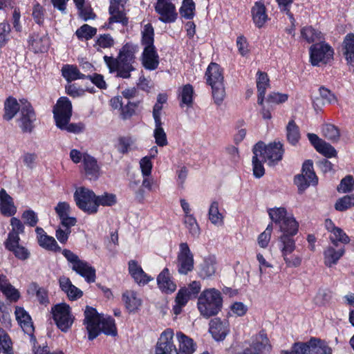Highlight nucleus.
I'll use <instances>...</instances> for the list:
<instances>
[{
    "mask_svg": "<svg viewBox=\"0 0 354 354\" xmlns=\"http://www.w3.org/2000/svg\"><path fill=\"white\" fill-rule=\"evenodd\" d=\"M84 324L88 333V339H95L100 332L107 335L115 336L117 329L115 321L109 316L100 315L97 310L89 306H86L84 310Z\"/></svg>",
    "mask_w": 354,
    "mask_h": 354,
    "instance_id": "f257e3e1",
    "label": "nucleus"
},
{
    "mask_svg": "<svg viewBox=\"0 0 354 354\" xmlns=\"http://www.w3.org/2000/svg\"><path fill=\"white\" fill-rule=\"evenodd\" d=\"M53 115L56 126L68 132L79 133L84 129L81 123H69L72 115V104L71 101L66 97H60L53 109Z\"/></svg>",
    "mask_w": 354,
    "mask_h": 354,
    "instance_id": "f03ea898",
    "label": "nucleus"
},
{
    "mask_svg": "<svg viewBox=\"0 0 354 354\" xmlns=\"http://www.w3.org/2000/svg\"><path fill=\"white\" fill-rule=\"evenodd\" d=\"M222 306L221 293L215 288L203 290L198 299V310L201 315L206 319L216 315L221 310Z\"/></svg>",
    "mask_w": 354,
    "mask_h": 354,
    "instance_id": "7ed1b4c3",
    "label": "nucleus"
},
{
    "mask_svg": "<svg viewBox=\"0 0 354 354\" xmlns=\"http://www.w3.org/2000/svg\"><path fill=\"white\" fill-rule=\"evenodd\" d=\"M62 254L67 259L73 271L84 277L88 283L95 281V270L93 267L86 261L81 260L77 254L69 250H63Z\"/></svg>",
    "mask_w": 354,
    "mask_h": 354,
    "instance_id": "20e7f679",
    "label": "nucleus"
},
{
    "mask_svg": "<svg viewBox=\"0 0 354 354\" xmlns=\"http://www.w3.org/2000/svg\"><path fill=\"white\" fill-rule=\"evenodd\" d=\"M73 198L77 207L88 214L97 213V195L85 187L77 188Z\"/></svg>",
    "mask_w": 354,
    "mask_h": 354,
    "instance_id": "39448f33",
    "label": "nucleus"
},
{
    "mask_svg": "<svg viewBox=\"0 0 354 354\" xmlns=\"http://www.w3.org/2000/svg\"><path fill=\"white\" fill-rule=\"evenodd\" d=\"M291 351L295 354H332V348L324 341L311 338L307 342H296Z\"/></svg>",
    "mask_w": 354,
    "mask_h": 354,
    "instance_id": "423d86ee",
    "label": "nucleus"
},
{
    "mask_svg": "<svg viewBox=\"0 0 354 354\" xmlns=\"http://www.w3.org/2000/svg\"><path fill=\"white\" fill-rule=\"evenodd\" d=\"M53 318L57 326L63 332H66L72 326L74 316L69 305L66 303L56 304L51 308Z\"/></svg>",
    "mask_w": 354,
    "mask_h": 354,
    "instance_id": "0eeeda50",
    "label": "nucleus"
},
{
    "mask_svg": "<svg viewBox=\"0 0 354 354\" xmlns=\"http://www.w3.org/2000/svg\"><path fill=\"white\" fill-rule=\"evenodd\" d=\"M310 61L313 66L326 64L333 59L334 50L326 42L312 45L309 49Z\"/></svg>",
    "mask_w": 354,
    "mask_h": 354,
    "instance_id": "6e6552de",
    "label": "nucleus"
},
{
    "mask_svg": "<svg viewBox=\"0 0 354 354\" xmlns=\"http://www.w3.org/2000/svg\"><path fill=\"white\" fill-rule=\"evenodd\" d=\"M259 146V158L270 166L274 165L282 159L283 150L280 142L270 143L268 145L262 142L257 143L254 146Z\"/></svg>",
    "mask_w": 354,
    "mask_h": 354,
    "instance_id": "1a4fd4ad",
    "label": "nucleus"
},
{
    "mask_svg": "<svg viewBox=\"0 0 354 354\" xmlns=\"http://www.w3.org/2000/svg\"><path fill=\"white\" fill-rule=\"evenodd\" d=\"M176 334L173 329L168 328L160 335L155 348V354H177L174 344Z\"/></svg>",
    "mask_w": 354,
    "mask_h": 354,
    "instance_id": "9d476101",
    "label": "nucleus"
},
{
    "mask_svg": "<svg viewBox=\"0 0 354 354\" xmlns=\"http://www.w3.org/2000/svg\"><path fill=\"white\" fill-rule=\"evenodd\" d=\"M176 263L180 274H187L194 269V256L187 243L180 244Z\"/></svg>",
    "mask_w": 354,
    "mask_h": 354,
    "instance_id": "9b49d317",
    "label": "nucleus"
},
{
    "mask_svg": "<svg viewBox=\"0 0 354 354\" xmlns=\"http://www.w3.org/2000/svg\"><path fill=\"white\" fill-rule=\"evenodd\" d=\"M295 183L297 185L299 192H303L310 185H315L317 183V178L313 171V162L306 160L303 164L301 174L295 178Z\"/></svg>",
    "mask_w": 354,
    "mask_h": 354,
    "instance_id": "f8f14e48",
    "label": "nucleus"
},
{
    "mask_svg": "<svg viewBox=\"0 0 354 354\" xmlns=\"http://www.w3.org/2000/svg\"><path fill=\"white\" fill-rule=\"evenodd\" d=\"M176 0H156L154 8L159 15V20L164 23L176 21L178 13L175 5Z\"/></svg>",
    "mask_w": 354,
    "mask_h": 354,
    "instance_id": "ddd939ff",
    "label": "nucleus"
},
{
    "mask_svg": "<svg viewBox=\"0 0 354 354\" xmlns=\"http://www.w3.org/2000/svg\"><path fill=\"white\" fill-rule=\"evenodd\" d=\"M103 58L110 72L116 71L117 76L122 78H129L131 77V72L135 70L132 63L107 55L104 56Z\"/></svg>",
    "mask_w": 354,
    "mask_h": 354,
    "instance_id": "4468645a",
    "label": "nucleus"
},
{
    "mask_svg": "<svg viewBox=\"0 0 354 354\" xmlns=\"http://www.w3.org/2000/svg\"><path fill=\"white\" fill-rule=\"evenodd\" d=\"M21 103V112L18 119L19 126L24 132H30L35 120V114L30 105L26 100H20Z\"/></svg>",
    "mask_w": 354,
    "mask_h": 354,
    "instance_id": "2eb2a0df",
    "label": "nucleus"
},
{
    "mask_svg": "<svg viewBox=\"0 0 354 354\" xmlns=\"http://www.w3.org/2000/svg\"><path fill=\"white\" fill-rule=\"evenodd\" d=\"M271 349L267 335L260 333L255 337L250 347L245 348L239 354H261L268 353Z\"/></svg>",
    "mask_w": 354,
    "mask_h": 354,
    "instance_id": "dca6fc26",
    "label": "nucleus"
},
{
    "mask_svg": "<svg viewBox=\"0 0 354 354\" xmlns=\"http://www.w3.org/2000/svg\"><path fill=\"white\" fill-rule=\"evenodd\" d=\"M324 225L326 230L330 233L329 239L334 245L337 246L339 242L344 244L350 242L348 236L342 228L335 226L332 220L326 219Z\"/></svg>",
    "mask_w": 354,
    "mask_h": 354,
    "instance_id": "f3484780",
    "label": "nucleus"
},
{
    "mask_svg": "<svg viewBox=\"0 0 354 354\" xmlns=\"http://www.w3.org/2000/svg\"><path fill=\"white\" fill-rule=\"evenodd\" d=\"M125 0H110L109 23L127 24V19L124 14Z\"/></svg>",
    "mask_w": 354,
    "mask_h": 354,
    "instance_id": "a211bd4d",
    "label": "nucleus"
},
{
    "mask_svg": "<svg viewBox=\"0 0 354 354\" xmlns=\"http://www.w3.org/2000/svg\"><path fill=\"white\" fill-rule=\"evenodd\" d=\"M345 254V249L344 247L333 245L327 246L324 252V263L328 268H331L337 264L339 260Z\"/></svg>",
    "mask_w": 354,
    "mask_h": 354,
    "instance_id": "6ab92c4d",
    "label": "nucleus"
},
{
    "mask_svg": "<svg viewBox=\"0 0 354 354\" xmlns=\"http://www.w3.org/2000/svg\"><path fill=\"white\" fill-rule=\"evenodd\" d=\"M157 284L159 289L166 294H171L177 288V286L173 281L169 270L167 268H165L158 275Z\"/></svg>",
    "mask_w": 354,
    "mask_h": 354,
    "instance_id": "aec40b11",
    "label": "nucleus"
},
{
    "mask_svg": "<svg viewBox=\"0 0 354 354\" xmlns=\"http://www.w3.org/2000/svg\"><path fill=\"white\" fill-rule=\"evenodd\" d=\"M38 244L42 248L49 251L59 252L61 247L59 246L54 237L48 236L43 228L37 227L35 229Z\"/></svg>",
    "mask_w": 354,
    "mask_h": 354,
    "instance_id": "412c9836",
    "label": "nucleus"
},
{
    "mask_svg": "<svg viewBox=\"0 0 354 354\" xmlns=\"http://www.w3.org/2000/svg\"><path fill=\"white\" fill-rule=\"evenodd\" d=\"M128 269L132 278L140 286H145L153 280V278L146 274L138 261L135 260L129 261Z\"/></svg>",
    "mask_w": 354,
    "mask_h": 354,
    "instance_id": "4be33fe9",
    "label": "nucleus"
},
{
    "mask_svg": "<svg viewBox=\"0 0 354 354\" xmlns=\"http://www.w3.org/2000/svg\"><path fill=\"white\" fill-rule=\"evenodd\" d=\"M20 239H6L4 245L6 250L12 252L15 257L21 260L25 261L30 256V251L24 246L19 244Z\"/></svg>",
    "mask_w": 354,
    "mask_h": 354,
    "instance_id": "5701e85b",
    "label": "nucleus"
},
{
    "mask_svg": "<svg viewBox=\"0 0 354 354\" xmlns=\"http://www.w3.org/2000/svg\"><path fill=\"white\" fill-rule=\"evenodd\" d=\"M209 330L215 340H223L230 331L229 323L227 321L223 322L219 319H212L209 323Z\"/></svg>",
    "mask_w": 354,
    "mask_h": 354,
    "instance_id": "b1692460",
    "label": "nucleus"
},
{
    "mask_svg": "<svg viewBox=\"0 0 354 354\" xmlns=\"http://www.w3.org/2000/svg\"><path fill=\"white\" fill-rule=\"evenodd\" d=\"M143 67L149 71L156 70L159 65V56L155 48H144L141 56Z\"/></svg>",
    "mask_w": 354,
    "mask_h": 354,
    "instance_id": "393cba45",
    "label": "nucleus"
},
{
    "mask_svg": "<svg viewBox=\"0 0 354 354\" xmlns=\"http://www.w3.org/2000/svg\"><path fill=\"white\" fill-rule=\"evenodd\" d=\"M13 198L4 189L0 190V212L5 216H12L17 212Z\"/></svg>",
    "mask_w": 354,
    "mask_h": 354,
    "instance_id": "a878e982",
    "label": "nucleus"
},
{
    "mask_svg": "<svg viewBox=\"0 0 354 354\" xmlns=\"http://www.w3.org/2000/svg\"><path fill=\"white\" fill-rule=\"evenodd\" d=\"M178 342L177 354H193L196 350L194 340L181 331L176 333Z\"/></svg>",
    "mask_w": 354,
    "mask_h": 354,
    "instance_id": "bb28decb",
    "label": "nucleus"
},
{
    "mask_svg": "<svg viewBox=\"0 0 354 354\" xmlns=\"http://www.w3.org/2000/svg\"><path fill=\"white\" fill-rule=\"evenodd\" d=\"M205 77L207 83L209 86L224 84L223 70L216 63L212 62L209 64L205 73Z\"/></svg>",
    "mask_w": 354,
    "mask_h": 354,
    "instance_id": "cd10ccee",
    "label": "nucleus"
},
{
    "mask_svg": "<svg viewBox=\"0 0 354 354\" xmlns=\"http://www.w3.org/2000/svg\"><path fill=\"white\" fill-rule=\"evenodd\" d=\"M59 283L62 290L66 294L68 298L71 301L77 300L83 295L82 291L74 286L68 277H60Z\"/></svg>",
    "mask_w": 354,
    "mask_h": 354,
    "instance_id": "c85d7f7f",
    "label": "nucleus"
},
{
    "mask_svg": "<svg viewBox=\"0 0 354 354\" xmlns=\"http://www.w3.org/2000/svg\"><path fill=\"white\" fill-rule=\"evenodd\" d=\"M15 314L16 319L24 333L30 335H32L34 326L29 314L21 307H16Z\"/></svg>",
    "mask_w": 354,
    "mask_h": 354,
    "instance_id": "c756f323",
    "label": "nucleus"
},
{
    "mask_svg": "<svg viewBox=\"0 0 354 354\" xmlns=\"http://www.w3.org/2000/svg\"><path fill=\"white\" fill-rule=\"evenodd\" d=\"M251 12L255 26L259 28L263 27L268 19L264 3L261 1L255 2Z\"/></svg>",
    "mask_w": 354,
    "mask_h": 354,
    "instance_id": "7c9ffc66",
    "label": "nucleus"
},
{
    "mask_svg": "<svg viewBox=\"0 0 354 354\" xmlns=\"http://www.w3.org/2000/svg\"><path fill=\"white\" fill-rule=\"evenodd\" d=\"M83 165L85 174L89 179H97L99 177L100 174V167L95 158L88 154H85Z\"/></svg>",
    "mask_w": 354,
    "mask_h": 354,
    "instance_id": "2f4dec72",
    "label": "nucleus"
},
{
    "mask_svg": "<svg viewBox=\"0 0 354 354\" xmlns=\"http://www.w3.org/2000/svg\"><path fill=\"white\" fill-rule=\"evenodd\" d=\"M216 272V259L214 256H208L204 258L199 267V275L205 279L212 277Z\"/></svg>",
    "mask_w": 354,
    "mask_h": 354,
    "instance_id": "473e14b6",
    "label": "nucleus"
},
{
    "mask_svg": "<svg viewBox=\"0 0 354 354\" xmlns=\"http://www.w3.org/2000/svg\"><path fill=\"white\" fill-rule=\"evenodd\" d=\"M279 227L280 231L283 233L282 235L292 236L298 232L299 223L292 214L279 225Z\"/></svg>",
    "mask_w": 354,
    "mask_h": 354,
    "instance_id": "72a5a7b5",
    "label": "nucleus"
},
{
    "mask_svg": "<svg viewBox=\"0 0 354 354\" xmlns=\"http://www.w3.org/2000/svg\"><path fill=\"white\" fill-rule=\"evenodd\" d=\"M122 300L124 302L127 309L129 312H135L141 306V299L138 297L136 292L128 290L122 295Z\"/></svg>",
    "mask_w": 354,
    "mask_h": 354,
    "instance_id": "f704fd0d",
    "label": "nucleus"
},
{
    "mask_svg": "<svg viewBox=\"0 0 354 354\" xmlns=\"http://www.w3.org/2000/svg\"><path fill=\"white\" fill-rule=\"evenodd\" d=\"M192 297L187 293V290L180 288L175 297V304L173 306V312L176 315H180L183 308L187 305Z\"/></svg>",
    "mask_w": 354,
    "mask_h": 354,
    "instance_id": "c9c22d12",
    "label": "nucleus"
},
{
    "mask_svg": "<svg viewBox=\"0 0 354 354\" xmlns=\"http://www.w3.org/2000/svg\"><path fill=\"white\" fill-rule=\"evenodd\" d=\"M30 45L35 53L46 51L49 46L48 37L46 35L39 36L34 34L30 39Z\"/></svg>",
    "mask_w": 354,
    "mask_h": 354,
    "instance_id": "e433bc0d",
    "label": "nucleus"
},
{
    "mask_svg": "<svg viewBox=\"0 0 354 354\" xmlns=\"http://www.w3.org/2000/svg\"><path fill=\"white\" fill-rule=\"evenodd\" d=\"M62 75L68 82L86 78V75L81 73L76 66L71 64H65L62 66Z\"/></svg>",
    "mask_w": 354,
    "mask_h": 354,
    "instance_id": "4c0bfd02",
    "label": "nucleus"
},
{
    "mask_svg": "<svg viewBox=\"0 0 354 354\" xmlns=\"http://www.w3.org/2000/svg\"><path fill=\"white\" fill-rule=\"evenodd\" d=\"M21 103H18L14 97H8L4 104L5 113L3 118L6 120L12 119L18 111L21 112Z\"/></svg>",
    "mask_w": 354,
    "mask_h": 354,
    "instance_id": "58836bf2",
    "label": "nucleus"
},
{
    "mask_svg": "<svg viewBox=\"0 0 354 354\" xmlns=\"http://www.w3.org/2000/svg\"><path fill=\"white\" fill-rule=\"evenodd\" d=\"M269 86V79L266 73L257 72V87L258 90V103L262 104L267 88Z\"/></svg>",
    "mask_w": 354,
    "mask_h": 354,
    "instance_id": "ea45409f",
    "label": "nucleus"
},
{
    "mask_svg": "<svg viewBox=\"0 0 354 354\" xmlns=\"http://www.w3.org/2000/svg\"><path fill=\"white\" fill-rule=\"evenodd\" d=\"M279 248L282 257L291 254L296 248L295 240L290 236L281 235L279 239Z\"/></svg>",
    "mask_w": 354,
    "mask_h": 354,
    "instance_id": "a19ab883",
    "label": "nucleus"
},
{
    "mask_svg": "<svg viewBox=\"0 0 354 354\" xmlns=\"http://www.w3.org/2000/svg\"><path fill=\"white\" fill-rule=\"evenodd\" d=\"M138 51V47L132 44H126L120 50L117 59L124 62L135 63V54Z\"/></svg>",
    "mask_w": 354,
    "mask_h": 354,
    "instance_id": "79ce46f5",
    "label": "nucleus"
},
{
    "mask_svg": "<svg viewBox=\"0 0 354 354\" xmlns=\"http://www.w3.org/2000/svg\"><path fill=\"white\" fill-rule=\"evenodd\" d=\"M259 147H260L259 145L254 146L252 150L254 153L252 158L253 174L257 178L262 177L265 174V169L262 164V162L263 161L261 160V158H259V155L261 154V153H259Z\"/></svg>",
    "mask_w": 354,
    "mask_h": 354,
    "instance_id": "37998d69",
    "label": "nucleus"
},
{
    "mask_svg": "<svg viewBox=\"0 0 354 354\" xmlns=\"http://www.w3.org/2000/svg\"><path fill=\"white\" fill-rule=\"evenodd\" d=\"M291 214L292 213L288 212L287 209L283 207H273L268 209V215L270 219L278 226Z\"/></svg>",
    "mask_w": 354,
    "mask_h": 354,
    "instance_id": "c03bdc74",
    "label": "nucleus"
},
{
    "mask_svg": "<svg viewBox=\"0 0 354 354\" xmlns=\"http://www.w3.org/2000/svg\"><path fill=\"white\" fill-rule=\"evenodd\" d=\"M27 291L29 295H35L40 304H47L49 303L47 290L40 287L37 283H31Z\"/></svg>",
    "mask_w": 354,
    "mask_h": 354,
    "instance_id": "a18cd8bd",
    "label": "nucleus"
},
{
    "mask_svg": "<svg viewBox=\"0 0 354 354\" xmlns=\"http://www.w3.org/2000/svg\"><path fill=\"white\" fill-rule=\"evenodd\" d=\"M208 216L210 222L213 225L218 227L223 225V216L219 212L218 202L214 201L211 203L208 211Z\"/></svg>",
    "mask_w": 354,
    "mask_h": 354,
    "instance_id": "49530a36",
    "label": "nucleus"
},
{
    "mask_svg": "<svg viewBox=\"0 0 354 354\" xmlns=\"http://www.w3.org/2000/svg\"><path fill=\"white\" fill-rule=\"evenodd\" d=\"M344 52L346 61L350 64H354V34H348L344 38Z\"/></svg>",
    "mask_w": 354,
    "mask_h": 354,
    "instance_id": "de8ad7c7",
    "label": "nucleus"
},
{
    "mask_svg": "<svg viewBox=\"0 0 354 354\" xmlns=\"http://www.w3.org/2000/svg\"><path fill=\"white\" fill-rule=\"evenodd\" d=\"M183 224L192 236H199L201 234V229L194 215H187V216H183Z\"/></svg>",
    "mask_w": 354,
    "mask_h": 354,
    "instance_id": "09e8293b",
    "label": "nucleus"
},
{
    "mask_svg": "<svg viewBox=\"0 0 354 354\" xmlns=\"http://www.w3.org/2000/svg\"><path fill=\"white\" fill-rule=\"evenodd\" d=\"M301 37L308 43L321 41L323 39L322 33L312 26L304 27L301 30Z\"/></svg>",
    "mask_w": 354,
    "mask_h": 354,
    "instance_id": "8fccbe9b",
    "label": "nucleus"
},
{
    "mask_svg": "<svg viewBox=\"0 0 354 354\" xmlns=\"http://www.w3.org/2000/svg\"><path fill=\"white\" fill-rule=\"evenodd\" d=\"M155 129L153 130V137L156 145L159 147H165L167 145L168 142L167 135L162 128V121L154 122Z\"/></svg>",
    "mask_w": 354,
    "mask_h": 354,
    "instance_id": "3c124183",
    "label": "nucleus"
},
{
    "mask_svg": "<svg viewBox=\"0 0 354 354\" xmlns=\"http://www.w3.org/2000/svg\"><path fill=\"white\" fill-rule=\"evenodd\" d=\"M286 136L288 142L292 145H296L300 138L299 127L294 120L289 121L286 126Z\"/></svg>",
    "mask_w": 354,
    "mask_h": 354,
    "instance_id": "603ef678",
    "label": "nucleus"
},
{
    "mask_svg": "<svg viewBox=\"0 0 354 354\" xmlns=\"http://www.w3.org/2000/svg\"><path fill=\"white\" fill-rule=\"evenodd\" d=\"M322 132L323 136L332 142L338 141L340 137L339 129L332 124H324L322 128Z\"/></svg>",
    "mask_w": 354,
    "mask_h": 354,
    "instance_id": "864d4df0",
    "label": "nucleus"
},
{
    "mask_svg": "<svg viewBox=\"0 0 354 354\" xmlns=\"http://www.w3.org/2000/svg\"><path fill=\"white\" fill-rule=\"evenodd\" d=\"M153 37L154 31L152 26L149 24L145 25L142 31V44L145 48H155Z\"/></svg>",
    "mask_w": 354,
    "mask_h": 354,
    "instance_id": "5fc2aeb1",
    "label": "nucleus"
},
{
    "mask_svg": "<svg viewBox=\"0 0 354 354\" xmlns=\"http://www.w3.org/2000/svg\"><path fill=\"white\" fill-rule=\"evenodd\" d=\"M10 225L12 230L9 232L7 239H20L19 234H22L24 232V226L22 222L19 218L12 217L10 219Z\"/></svg>",
    "mask_w": 354,
    "mask_h": 354,
    "instance_id": "6e6d98bb",
    "label": "nucleus"
},
{
    "mask_svg": "<svg viewBox=\"0 0 354 354\" xmlns=\"http://www.w3.org/2000/svg\"><path fill=\"white\" fill-rule=\"evenodd\" d=\"M97 212H98L99 207L107 206L111 207L115 205L118 202L117 196L115 194L109 192H104L101 195H97Z\"/></svg>",
    "mask_w": 354,
    "mask_h": 354,
    "instance_id": "4d7b16f0",
    "label": "nucleus"
},
{
    "mask_svg": "<svg viewBox=\"0 0 354 354\" xmlns=\"http://www.w3.org/2000/svg\"><path fill=\"white\" fill-rule=\"evenodd\" d=\"M12 341L6 332L0 328V353L12 354Z\"/></svg>",
    "mask_w": 354,
    "mask_h": 354,
    "instance_id": "13d9d810",
    "label": "nucleus"
},
{
    "mask_svg": "<svg viewBox=\"0 0 354 354\" xmlns=\"http://www.w3.org/2000/svg\"><path fill=\"white\" fill-rule=\"evenodd\" d=\"M248 307L241 301H234L229 307V315L235 317H243L246 315Z\"/></svg>",
    "mask_w": 354,
    "mask_h": 354,
    "instance_id": "bf43d9fd",
    "label": "nucleus"
},
{
    "mask_svg": "<svg viewBox=\"0 0 354 354\" xmlns=\"http://www.w3.org/2000/svg\"><path fill=\"white\" fill-rule=\"evenodd\" d=\"M195 3L193 0H183L180 8V15L187 19H192L194 16Z\"/></svg>",
    "mask_w": 354,
    "mask_h": 354,
    "instance_id": "052dcab7",
    "label": "nucleus"
},
{
    "mask_svg": "<svg viewBox=\"0 0 354 354\" xmlns=\"http://www.w3.org/2000/svg\"><path fill=\"white\" fill-rule=\"evenodd\" d=\"M354 206V194L346 195L339 198L335 205V208L337 211H345Z\"/></svg>",
    "mask_w": 354,
    "mask_h": 354,
    "instance_id": "680f3d73",
    "label": "nucleus"
},
{
    "mask_svg": "<svg viewBox=\"0 0 354 354\" xmlns=\"http://www.w3.org/2000/svg\"><path fill=\"white\" fill-rule=\"evenodd\" d=\"M97 32L95 28L91 27L88 24H84L79 28L75 34L80 39L88 40L91 39Z\"/></svg>",
    "mask_w": 354,
    "mask_h": 354,
    "instance_id": "e2e57ef3",
    "label": "nucleus"
},
{
    "mask_svg": "<svg viewBox=\"0 0 354 354\" xmlns=\"http://www.w3.org/2000/svg\"><path fill=\"white\" fill-rule=\"evenodd\" d=\"M212 97L214 103L221 105L225 97V88L224 84L211 86Z\"/></svg>",
    "mask_w": 354,
    "mask_h": 354,
    "instance_id": "0e129e2a",
    "label": "nucleus"
},
{
    "mask_svg": "<svg viewBox=\"0 0 354 354\" xmlns=\"http://www.w3.org/2000/svg\"><path fill=\"white\" fill-rule=\"evenodd\" d=\"M273 226L272 223H270L268 225L266 230L261 233L257 238L258 245L261 248H266L268 246L271 239V234L272 232Z\"/></svg>",
    "mask_w": 354,
    "mask_h": 354,
    "instance_id": "69168bd1",
    "label": "nucleus"
},
{
    "mask_svg": "<svg viewBox=\"0 0 354 354\" xmlns=\"http://www.w3.org/2000/svg\"><path fill=\"white\" fill-rule=\"evenodd\" d=\"M114 45V40L109 34L100 35L94 45L97 50L100 48H111Z\"/></svg>",
    "mask_w": 354,
    "mask_h": 354,
    "instance_id": "338daca9",
    "label": "nucleus"
},
{
    "mask_svg": "<svg viewBox=\"0 0 354 354\" xmlns=\"http://www.w3.org/2000/svg\"><path fill=\"white\" fill-rule=\"evenodd\" d=\"M136 148V140L131 138H122L119 140L118 149L123 154Z\"/></svg>",
    "mask_w": 354,
    "mask_h": 354,
    "instance_id": "774afa93",
    "label": "nucleus"
}]
</instances>
